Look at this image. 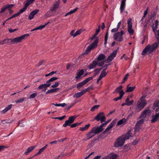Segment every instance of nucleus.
Here are the masks:
<instances>
[{
  "instance_id": "f257e3e1",
  "label": "nucleus",
  "mask_w": 159,
  "mask_h": 159,
  "mask_svg": "<svg viewBox=\"0 0 159 159\" xmlns=\"http://www.w3.org/2000/svg\"><path fill=\"white\" fill-rule=\"evenodd\" d=\"M158 43L156 42L150 45H148L143 51L142 54L145 55V53L150 54L152 53L157 47Z\"/></svg>"
},
{
  "instance_id": "f03ea898",
  "label": "nucleus",
  "mask_w": 159,
  "mask_h": 159,
  "mask_svg": "<svg viewBox=\"0 0 159 159\" xmlns=\"http://www.w3.org/2000/svg\"><path fill=\"white\" fill-rule=\"evenodd\" d=\"M58 79L56 77H53L46 81V83L40 85L38 87L39 89H42L43 92H45L47 90V88L50 87L52 84V83L54 81Z\"/></svg>"
},
{
  "instance_id": "7ed1b4c3",
  "label": "nucleus",
  "mask_w": 159,
  "mask_h": 159,
  "mask_svg": "<svg viewBox=\"0 0 159 159\" xmlns=\"http://www.w3.org/2000/svg\"><path fill=\"white\" fill-rule=\"evenodd\" d=\"M146 96V95H142L137 102V108L139 111L142 110L147 104V101L145 100Z\"/></svg>"
},
{
  "instance_id": "20e7f679",
  "label": "nucleus",
  "mask_w": 159,
  "mask_h": 159,
  "mask_svg": "<svg viewBox=\"0 0 159 159\" xmlns=\"http://www.w3.org/2000/svg\"><path fill=\"white\" fill-rule=\"evenodd\" d=\"M29 36L30 34H26L19 37H17L13 39H9V40L10 42V44L17 43L21 42L22 40L25 39Z\"/></svg>"
},
{
  "instance_id": "39448f33",
  "label": "nucleus",
  "mask_w": 159,
  "mask_h": 159,
  "mask_svg": "<svg viewBox=\"0 0 159 159\" xmlns=\"http://www.w3.org/2000/svg\"><path fill=\"white\" fill-rule=\"evenodd\" d=\"M149 107H148L143 111L140 118L143 119L144 120L147 121L151 115V111Z\"/></svg>"
},
{
  "instance_id": "423d86ee",
  "label": "nucleus",
  "mask_w": 159,
  "mask_h": 159,
  "mask_svg": "<svg viewBox=\"0 0 159 159\" xmlns=\"http://www.w3.org/2000/svg\"><path fill=\"white\" fill-rule=\"evenodd\" d=\"M99 133L96 130V128L93 127L89 132L86 134V135L87 138L84 139H83V140L84 141L89 140L94 136L96 134Z\"/></svg>"
},
{
  "instance_id": "0eeeda50",
  "label": "nucleus",
  "mask_w": 159,
  "mask_h": 159,
  "mask_svg": "<svg viewBox=\"0 0 159 159\" xmlns=\"http://www.w3.org/2000/svg\"><path fill=\"white\" fill-rule=\"evenodd\" d=\"M98 39L96 38L94 42L90 44L86 48L85 51V53L88 54L89 53L91 50L97 47L98 42Z\"/></svg>"
},
{
  "instance_id": "6e6552de",
  "label": "nucleus",
  "mask_w": 159,
  "mask_h": 159,
  "mask_svg": "<svg viewBox=\"0 0 159 159\" xmlns=\"http://www.w3.org/2000/svg\"><path fill=\"white\" fill-rule=\"evenodd\" d=\"M125 33L123 30H121L120 32H117L114 34L113 37L114 39L118 41H121L123 40L122 35Z\"/></svg>"
},
{
  "instance_id": "1a4fd4ad",
  "label": "nucleus",
  "mask_w": 159,
  "mask_h": 159,
  "mask_svg": "<svg viewBox=\"0 0 159 159\" xmlns=\"http://www.w3.org/2000/svg\"><path fill=\"white\" fill-rule=\"evenodd\" d=\"M77 117V116L76 115L70 116L68 120L65 121L64 124L63 125V126L65 127L67 125H70L71 124L74 122Z\"/></svg>"
},
{
  "instance_id": "9d476101",
  "label": "nucleus",
  "mask_w": 159,
  "mask_h": 159,
  "mask_svg": "<svg viewBox=\"0 0 159 159\" xmlns=\"http://www.w3.org/2000/svg\"><path fill=\"white\" fill-rule=\"evenodd\" d=\"M94 119L97 121H100L101 123L105 122L106 120V117L103 112H100L94 118Z\"/></svg>"
},
{
  "instance_id": "9b49d317",
  "label": "nucleus",
  "mask_w": 159,
  "mask_h": 159,
  "mask_svg": "<svg viewBox=\"0 0 159 159\" xmlns=\"http://www.w3.org/2000/svg\"><path fill=\"white\" fill-rule=\"evenodd\" d=\"M125 142L124 140L120 136L116 139L114 143V147H119L121 146L124 144Z\"/></svg>"
},
{
  "instance_id": "f8f14e48",
  "label": "nucleus",
  "mask_w": 159,
  "mask_h": 159,
  "mask_svg": "<svg viewBox=\"0 0 159 159\" xmlns=\"http://www.w3.org/2000/svg\"><path fill=\"white\" fill-rule=\"evenodd\" d=\"M104 64V62L102 61L98 63L96 60L94 61L93 62L90 64L89 66V68L90 70L94 68L97 65L99 66H102Z\"/></svg>"
},
{
  "instance_id": "ddd939ff",
  "label": "nucleus",
  "mask_w": 159,
  "mask_h": 159,
  "mask_svg": "<svg viewBox=\"0 0 159 159\" xmlns=\"http://www.w3.org/2000/svg\"><path fill=\"white\" fill-rule=\"evenodd\" d=\"M144 120L142 118L139 120L137 123L136 126L135 127V131L136 133V132H138L140 129V127L142 125Z\"/></svg>"
},
{
  "instance_id": "4468645a",
  "label": "nucleus",
  "mask_w": 159,
  "mask_h": 159,
  "mask_svg": "<svg viewBox=\"0 0 159 159\" xmlns=\"http://www.w3.org/2000/svg\"><path fill=\"white\" fill-rule=\"evenodd\" d=\"M115 125V123L113 121H112L107 126V128L105 129L104 131V133H110L111 131V129Z\"/></svg>"
},
{
  "instance_id": "2eb2a0df",
  "label": "nucleus",
  "mask_w": 159,
  "mask_h": 159,
  "mask_svg": "<svg viewBox=\"0 0 159 159\" xmlns=\"http://www.w3.org/2000/svg\"><path fill=\"white\" fill-rule=\"evenodd\" d=\"M106 69H105L103 70L101 74H100L99 78H98L97 80V84H98V82L100 80L103 78L105 77L107 75V73L106 72Z\"/></svg>"
},
{
  "instance_id": "dca6fc26",
  "label": "nucleus",
  "mask_w": 159,
  "mask_h": 159,
  "mask_svg": "<svg viewBox=\"0 0 159 159\" xmlns=\"http://www.w3.org/2000/svg\"><path fill=\"white\" fill-rule=\"evenodd\" d=\"M131 136V131L129 130L126 134H123L121 137L125 141L126 140L128 139Z\"/></svg>"
},
{
  "instance_id": "f3484780",
  "label": "nucleus",
  "mask_w": 159,
  "mask_h": 159,
  "mask_svg": "<svg viewBox=\"0 0 159 159\" xmlns=\"http://www.w3.org/2000/svg\"><path fill=\"white\" fill-rule=\"evenodd\" d=\"M106 58V57L103 54H100L97 57L96 61L98 62H100L102 61H103L105 62V61L103 60Z\"/></svg>"
},
{
  "instance_id": "a211bd4d",
  "label": "nucleus",
  "mask_w": 159,
  "mask_h": 159,
  "mask_svg": "<svg viewBox=\"0 0 159 159\" xmlns=\"http://www.w3.org/2000/svg\"><path fill=\"white\" fill-rule=\"evenodd\" d=\"M60 0H58L52 7L50 8V11L52 12L54 11L59 6Z\"/></svg>"
},
{
  "instance_id": "6ab92c4d",
  "label": "nucleus",
  "mask_w": 159,
  "mask_h": 159,
  "mask_svg": "<svg viewBox=\"0 0 159 159\" xmlns=\"http://www.w3.org/2000/svg\"><path fill=\"white\" fill-rule=\"evenodd\" d=\"M39 11L38 9H36L32 11L28 17V18L30 20L32 19L34 16L37 14Z\"/></svg>"
},
{
  "instance_id": "aec40b11",
  "label": "nucleus",
  "mask_w": 159,
  "mask_h": 159,
  "mask_svg": "<svg viewBox=\"0 0 159 159\" xmlns=\"http://www.w3.org/2000/svg\"><path fill=\"white\" fill-rule=\"evenodd\" d=\"M107 123V122H105L101 124L99 126L94 127V128H96V130H97L99 133H100L103 130L102 127L104 126H106Z\"/></svg>"
},
{
  "instance_id": "412c9836",
  "label": "nucleus",
  "mask_w": 159,
  "mask_h": 159,
  "mask_svg": "<svg viewBox=\"0 0 159 159\" xmlns=\"http://www.w3.org/2000/svg\"><path fill=\"white\" fill-rule=\"evenodd\" d=\"M126 0H122L121 2L120 7V12L122 13L125 7V2Z\"/></svg>"
},
{
  "instance_id": "4be33fe9",
  "label": "nucleus",
  "mask_w": 159,
  "mask_h": 159,
  "mask_svg": "<svg viewBox=\"0 0 159 159\" xmlns=\"http://www.w3.org/2000/svg\"><path fill=\"white\" fill-rule=\"evenodd\" d=\"M116 54V51H113V52L107 57V61L109 62L111 61L115 57Z\"/></svg>"
},
{
  "instance_id": "5701e85b",
  "label": "nucleus",
  "mask_w": 159,
  "mask_h": 159,
  "mask_svg": "<svg viewBox=\"0 0 159 159\" xmlns=\"http://www.w3.org/2000/svg\"><path fill=\"white\" fill-rule=\"evenodd\" d=\"M159 101H157L154 103L153 108L156 112H158L159 110Z\"/></svg>"
},
{
  "instance_id": "b1692460",
  "label": "nucleus",
  "mask_w": 159,
  "mask_h": 159,
  "mask_svg": "<svg viewBox=\"0 0 159 159\" xmlns=\"http://www.w3.org/2000/svg\"><path fill=\"white\" fill-rule=\"evenodd\" d=\"M85 93V92L83 90L80 92L75 93L73 97L75 98H78L82 96Z\"/></svg>"
},
{
  "instance_id": "393cba45",
  "label": "nucleus",
  "mask_w": 159,
  "mask_h": 159,
  "mask_svg": "<svg viewBox=\"0 0 159 159\" xmlns=\"http://www.w3.org/2000/svg\"><path fill=\"white\" fill-rule=\"evenodd\" d=\"M36 147V145L33 146L28 148L25 152V154L28 155V154L33 150Z\"/></svg>"
},
{
  "instance_id": "a878e982",
  "label": "nucleus",
  "mask_w": 159,
  "mask_h": 159,
  "mask_svg": "<svg viewBox=\"0 0 159 159\" xmlns=\"http://www.w3.org/2000/svg\"><path fill=\"white\" fill-rule=\"evenodd\" d=\"M159 119V113H156L154 116H152L151 122L153 123L157 121Z\"/></svg>"
},
{
  "instance_id": "bb28decb",
  "label": "nucleus",
  "mask_w": 159,
  "mask_h": 159,
  "mask_svg": "<svg viewBox=\"0 0 159 159\" xmlns=\"http://www.w3.org/2000/svg\"><path fill=\"white\" fill-rule=\"evenodd\" d=\"M126 121V119L125 118H123L119 121L118 122L116 125L117 126L121 125V126H122L125 124Z\"/></svg>"
},
{
  "instance_id": "cd10ccee",
  "label": "nucleus",
  "mask_w": 159,
  "mask_h": 159,
  "mask_svg": "<svg viewBox=\"0 0 159 159\" xmlns=\"http://www.w3.org/2000/svg\"><path fill=\"white\" fill-rule=\"evenodd\" d=\"M59 89V88H53L51 89L48 90L46 93V94L54 93L57 92Z\"/></svg>"
},
{
  "instance_id": "c85d7f7f",
  "label": "nucleus",
  "mask_w": 159,
  "mask_h": 159,
  "mask_svg": "<svg viewBox=\"0 0 159 159\" xmlns=\"http://www.w3.org/2000/svg\"><path fill=\"white\" fill-rule=\"evenodd\" d=\"M84 73V70H81L78 71L76 73L77 75L75 77L76 79H78L80 78L81 76Z\"/></svg>"
},
{
  "instance_id": "c756f323",
  "label": "nucleus",
  "mask_w": 159,
  "mask_h": 159,
  "mask_svg": "<svg viewBox=\"0 0 159 159\" xmlns=\"http://www.w3.org/2000/svg\"><path fill=\"white\" fill-rule=\"evenodd\" d=\"M12 106V104H10L7 107H6L4 110L1 111V113L2 114H4L6 112H7L10 109Z\"/></svg>"
},
{
  "instance_id": "7c9ffc66",
  "label": "nucleus",
  "mask_w": 159,
  "mask_h": 159,
  "mask_svg": "<svg viewBox=\"0 0 159 159\" xmlns=\"http://www.w3.org/2000/svg\"><path fill=\"white\" fill-rule=\"evenodd\" d=\"M135 86H134L132 87L129 86V84L127 85V89L125 91L126 92H132L135 89Z\"/></svg>"
},
{
  "instance_id": "2f4dec72",
  "label": "nucleus",
  "mask_w": 159,
  "mask_h": 159,
  "mask_svg": "<svg viewBox=\"0 0 159 159\" xmlns=\"http://www.w3.org/2000/svg\"><path fill=\"white\" fill-rule=\"evenodd\" d=\"M107 157L108 159H117L118 156L116 154L111 153L107 156Z\"/></svg>"
},
{
  "instance_id": "473e14b6",
  "label": "nucleus",
  "mask_w": 159,
  "mask_h": 159,
  "mask_svg": "<svg viewBox=\"0 0 159 159\" xmlns=\"http://www.w3.org/2000/svg\"><path fill=\"white\" fill-rule=\"evenodd\" d=\"M159 21L158 20H157L155 21V24L153 25L152 26V29L153 31L155 33L156 32V30L158 28V24Z\"/></svg>"
},
{
  "instance_id": "72a5a7b5",
  "label": "nucleus",
  "mask_w": 159,
  "mask_h": 159,
  "mask_svg": "<svg viewBox=\"0 0 159 159\" xmlns=\"http://www.w3.org/2000/svg\"><path fill=\"white\" fill-rule=\"evenodd\" d=\"M9 4H7L1 8V10L0 11V13H2L5 11L6 9H7L8 8L10 7Z\"/></svg>"
},
{
  "instance_id": "f704fd0d",
  "label": "nucleus",
  "mask_w": 159,
  "mask_h": 159,
  "mask_svg": "<svg viewBox=\"0 0 159 159\" xmlns=\"http://www.w3.org/2000/svg\"><path fill=\"white\" fill-rule=\"evenodd\" d=\"M47 146L48 145L46 144L45 146L40 149L39 152L37 153L34 156H35L38 155L40 154L42 152H43V151L46 148Z\"/></svg>"
},
{
  "instance_id": "c9c22d12",
  "label": "nucleus",
  "mask_w": 159,
  "mask_h": 159,
  "mask_svg": "<svg viewBox=\"0 0 159 159\" xmlns=\"http://www.w3.org/2000/svg\"><path fill=\"white\" fill-rule=\"evenodd\" d=\"M78 9V8L76 7V8H75V9H74L70 11L67 12L65 14V16H67L68 15L72 14L75 13Z\"/></svg>"
},
{
  "instance_id": "e433bc0d",
  "label": "nucleus",
  "mask_w": 159,
  "mask_h": 159,
  "mask_svg": "<svg viewBox=\"0 0 159 159\" xmlns=\"http://www.w3.org/2000/svg\"><path fill=\"white\" fill-rule=\"evenodd\" d=\"M51 11L50 10L49 11H48L44 15V17L45 18H47L48 17H50L52 16V14L51 13Z\"/></svg>"
},
{
  "instance_id": "4c0bfd02",
  "label": "nucleus",
  "mask_w": 159,
  "mask_h": 159,
  "mask_svg": "<svg viewBox=\"0 0 159 159\" xmlns=\"http://www.w3.org/2000/svg\"><path fill=\"white\" fill-rule=\"evenodd\" d=\"M86 84L84 81H83L82 82L78 83L77 84V88L78 89H80L83 86Z\"/></svg>"
},
{
  "instance_id": "58836bf2",
  "label": "nucleus",
  "mask_w": 159,
  "mask_h": 159,
  "mask_svg": "<svg viewBox=\"0 0 159 159\" xmlns=\"http://www.w3.org/2000/svg\"><path fill=\"white\" fill-rule=\"evenodd\" d=\"M48 23H47L44 25H41L37 27H36L35 28H34V30H42V29H43V28H44L46 26V25L48 24Z\"/></svg>"
},
{
  "instance_id": "ea45409f",
  "label": "nucleus",
  "mask_w": 159,
  "mask_h": 159,
  "mask_svg": "<svg viewBox=\"0 0 159 159\" xmlns=\"http://www.w3.org/2000/svg\"><path fill=\"white\" fill-rule=\"evenodd\" d=\"M10 41L8 39H4L3 40L1 41V44H3L5 43H9L10 44Z\"/></svg>"
},
{
  "instance_id": "a19ab883",
  "label": "nucleus",
  "mask_w": 159,
  "mask_h": 159,
  "mask_svg": "<svg viewBox=\"0 0 159 159\" xmlns=\"http://www.w3.org/2000/svg\"><path fill=\"white\" fill-rule=\"evenodd\" d=\"M132 19L131 18H129L127 20V25L128 27H132Z\"/></svg>"
},
{
  "instance_id": "79ce46f5",
  "label": "nucleus",
  "mask_w": 159,
  "mask_h": 159,
  "mask_svg": "<svg viewBox=\"0 0 159 159\" xmlns=\"http://www.w3.org/2000/svg\"><path fill=\"white\" fill-rule=\"evenodd\" d=\"M132 27H128V31L130 35H132L134 34V31L132 29Z\"/></svg>"
},
{
  "instance_id": "37998d69",
  "label": "nucleus",
  "mask_w": 159,
  "mask_h": 159,
  "mask_svg": "<svg viewBox=\"0 0 159 159\" xmlns=\"http://www.w3.org/2000/svg\"><path fill=\"white\" fill-rule=\"evenodd\" d=\"M25 99V97H24L22 98H20V99H18L17 100H16V101H15V102L16 103H22L23 101H24V100Z\"/></svg>"
},
{
  "instance_id": "c03bdc74",
  "label": "nucleus",
  "mask_w": 159,
  "mask_h": 159,
  "mask_svg": "<svg viewBox=\"0 0 159 159\" xmlns=\"http://www.w3.org/2000/svg\"><path fill=\"white\" fill-rule=\"evenodd\" d=\"M53 105H55L57 107H60L61 106L62 107H64L66 105V104L65 103H59V104H52Z\"/></svg>"
},
{
  "instance_id": "a18cd8bd",
  "label": "nucleus",
  "mask_w": 159,
  "mask_h": 159,
  "mask_svg": "<svg viewBox=\"0 0 159 159\" xmlns=\"http://www.w3.org/2000/svg\"><path fill=\"white\" fill-rule=\"evenodd\" d=\"M59 83L58 82H55V83L51 86V87L52 88H56L59 85Z\"/></svg>"
},
{
  "instance_id": "49530a36",
  "label": "nucleus",
  "mask_w": 159,
  "mask_h": 159,
  "mask_svg": "<svg viewBox=\"0 0 159 159\" xmlns=\"http://www.w3.org/2000/svg\"><path fill=\"white\" fill-rule=\"evenodd\" d=\"M34 0H27V2L25 4V6L28 7L29 6L30 4L32 3Z\"/></svg>"
},
{
  "instance_id": "de8ad7c7",
  "label": "nucleus",
  "mask_w": 159,
  "mask_h": 159,
  "mask_svg": "<svg viewBox=\"0 0 159 159\" xmlns=\"http://www.w3.org/2000/svg\"><path fill=\"white\" fill-rule=\"evenodd\" d=\"M125 102H127L128 103H129V104H130L129 106H130V105H132V104H133V103L134 102V101H133V100H132L131 101H129V98H126V99Z\"/></svg>"
},
{
  "instance_id": "09e8293b",
  "label": "nucleus",
  "mask_w": 159,
  "mask_h": 159,
  "mask_svg": "<svg viewBox=\"0 0 159 159\" xmlns=\"http://www.w3.org/2000/svg\"><path fill=\"white\" fill-rule=\"evenodd\" d=\"M122 88V86H120L118 87H117L115 90L114 93H115L116 92H120L121 90V89Z\"/></svg>"
},
{
  "instance_id": "8fccbe9b",
  "label": "nucleus",
  "mask_w": 159,
  "mask_h": 159,
  "mask_svg": "<svg viewBox=\"0 0 159 159\" xmlns=\"http://www.w3.org/2000/svg\"><path fill=\"white\" fill-rule=\"evenodd\" d=\"M10 6V7L8 8V10L9 11V12L10 14H11L13 12V11L11 9L12 7L13 6V4H11L9 5Z\"/></svg>"
},
{
  "instance_id": "3c124183",
  "label": "nucleus",
  "mask_w": 159,
  "mask_h": 159,
  "mask_svg": "<svg viewBox=\"0 0 159 159\" xmlns=\"http://www.w3.org/2000/svg\"><path fill=\"white\" fill-rule=\"evenodd\" d=\"M27 7H26L25 6V7H24L23 8H22V9H21L18 12V13H19V15L20 14V13H22L24 11H25V10H26V8H27Z\"/></svg>"
},
{
  "instance_id": "603ef678",
  "label": "nucleus",
  "mask_w": 159,
  "mask_h": 159,
  "mask_svg": "<svg viewBox=\"0 0 159 159\" xmlns=\"http://www.w3.org/2000/svg\"><path fill=\"white\" fill-rule=\"evenodd\" d=\"M155 36L158 42H159V30L155 32Z\"/></svg>"
},
{
  "instance_id": "864d4df0",
  "label": "nucleus",
  "mask_w": 159,
  "mask_h": 159,
  "mask_svg": "<svg viewBox=\"0 0 159 159\" xmlns=\"http://www.w3.org/2000/svg\"><path fill=\"white\" fill-rule=\"evenodd\" d=\"M93 79V77H89L85 80H84V81L85 83L86 84L87 82H89V81L92 80Z\"/></svg>"
},
{
  "instance_id": "5fc2aeb1",
  "label": "nucleus",
  "mask_w": 159,
  "mask_h": 159,
  "mask_svg": "<svg viewBox=\"0 0 159 159\" xmlns=\"http://www.w3.org/2000/svg\"><path fill=\"white\" fill-rule=\"evenodd\" d=\"M99 106L98 105H96L93 106L91 109L90 111H93L96 109H97L99 107Z\"/></svg>"
},
{
  "instance_id": "6e6d98bb",
  "label": "nucleus",
  "mask_w": 159,
  "mask_h": 159,
  "mask_svg": "<svg viewBox=\"0 0 159 159\" xmlns=\"http://www.w3.org/2000/svg\"><path fill=\"white\" fill-rule=\"evenodd\" d=\"M82 30L80 29V30H79L75 32V36H76L78 35H80L81 33V32H82Z\"/></svg>"
},
{
  "instance_id": "4d7b16f0",
  "label": "nucleus",
  "mask_w": 159,
  "mask_h": 159,
  "mask_svg": "<svg viewBox=\"0 0 159 159\" xmlns=\"http://www.w3.org/2000/svg\"><path fill=\"white\" fill-rule=\"evenodd\" d=\"M75 30H72L70 32V35L71 36H73V37H75L76 36H75Z\"/></svg>"
},
{
  "instance_id": "13d9d810",
  "label": "nucleus",
  "mask_w": 159,
  "mask_h": 159,
  "mask_svg": "<svg viewBox=\"0 0 159 159\" xmlns=\"http://www.w3.org/2000/svg\"><path fill=\"white\" fill-rule=\"evenodd\" d=\"M92 89H93L92 86H90V87H88V88H87V89H84V91L85 92V93H86V92L88 91H89L90 90H92Z\"/></svg>"
},
{
  "instance_id": "bf43d9fd",
  "label": "nucleus",
  "mask_w": 159,
  "mask_h": 159,
  "mask_svg": "<svg viewBox=\"0 0 159 159\" xmlns=\"http://www.w3.org/2000/svg\"><path fill=\"white\" fill-rule=\"evenodd\" d=\"M80 124L79 123H74L70 125V127L71 128H74Z\"/></svg>"
},
{
  "instance_id": "052dcab7",
  "label": "nucleus",
  "mask_w": 159,
  "mask_h": 159,
  "mask_svg": "<svg viewBox=\"0 0 159 159\" xmlns=\"http://www.w3.org/2000/svg\"><path fill=\"white\" fill-rule=\"evenodd\" d=\"M124 94V92L122 90L119 92L120 98L121 99Z\"/></svg>"
},
{
  "instance_id": "680f3d73",
  "label": "nucleus",
  "mask_w": 159,
  "mask_h": 159,
  "mask_svg": "<svg viewBox=\"0 0 159 159\" xmlns=\"http://www.w3.org/2000/svg\"><path fill=\"white\" fill-rule=\"evenodd\" d=\"M36 93H33L30 95L29 98L30 99L34 98L36 96Z\"/></svg>"
},
{
  "instance_id": "e2e57ef3",
  "label": "nucleus",
  "mask_w": 159,
  "mask_h": 159,
  "mask_svg": "<svg viewBox=\"0 0 159 159\" xmlns=\"http://www.w3.org/2000/svg\"><path fill=\"white\" fill-rule=\"evenodd\" d=\"M136 67L134 68V73H135L136 72H138L139 69V67L138 66H136Z\"/></svg>"
},
{
  "instance_id": "0e129e2a",
  "label": "nucleus",
  "mask_w": 159,
  "mask_h": 159,
  "mask_svg": "<svg viewBox=\"0 0 159 159\" xmlns=\"http://www.w3.org/2000/svg\"><path fill=\"white\" fill-rule=\"evenodd\" d=\"M18 30V29H9V31L10 33H12L15 31H16Z\"/></svg>"
},
{
  "instance_id": "69168bd1",
  "label": "nucleus",
  "mask_w": 159,
  "mask_h": 159,
  "mask_svg": "<svg viewBox=\"0 0 159 159\" xmlns=\"http://www.w3.org/2000/svg\"><path fill=\"white\" fill-rule=\"evenodd\" d=\"M119 29L116 27L113 28L111 30V32L112 33H115Z\"/></svg>"
},
{
  "instance_id": "338daca9",
  "label": "nucleus",
  "mask_w": 159,
  "mask_h": 159,
  "mask_svg": "<svg viewBox=\"0 0 159 159\" xmlns=\"http://www.w3.org/2000/svg\"><path fill=\"white\" fill-rule=\"evenodd\" d=\"M90 125L89 124H88L87 125H85L84 127L86 130H87L89 128V127H90Z\"/></svg>"
},
{
  "instance_id": "774afa93",
  "label": "nucleus",
  "mask_w": 159,
  "mask_h": 159,
  "mask_svg": "<svg viewBox=\"0 0 159 159\" xmlns=\"http://www.w3.org/2000/svg\"><path fill=\"white\" fill-rule=\"evenodd\" d=\"M90 125L89 124H88L87 125H85L84 127L86 130H87L89 128V127H90Z\"/></svg>"
}]
</instances>
